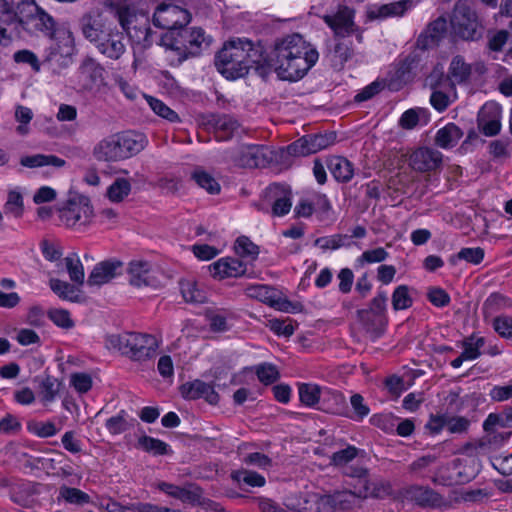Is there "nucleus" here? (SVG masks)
<instances>
[{
  "mask_svg": "<svg viewBox=\"0 0 512 512\" xmlns=\"http://www.w3.org/2000/svg\"><path fill=\"white\" fill-rule=\"evenodd\" d=\"M353 55L352 48L346 44L345 42L336 43L333 53H332V61L335 66H343L345 62L351 59Z\"/></svg>",
  "mask_w": 512,
  "mask_h": 512,
  "instance_id": "nucleus-60",
  "label": "nucleus"
},
{
  "mask_svg": "<svg viewBox=\"0 0 512 512\" xmlns=\"http://www.w3.org/2000/svg\"><path fill=\"white\" fill-rule=\"evenodd\" d=\"M106 6L115 14L122 29L128 31L136 16L134 8L122 1H110Z\"/></svg>",
  "mask_w": 512,
  "mask_h": 512,
  "instance_id": "nucleus-34",
  "label": "nucleus"
},
{
  "mask_svg": "<svg viewBox=\"0 0 512 512\" xmlns=\"http://www.w3.org/2000/svg\"><path fill=\"white\" fill-rule=\"evenodd\" d=\"M98 161L116 162L126 159L119 133L101 140L93 149Z\"/></svg>",
  "mask_w": 512,
  "mask_h": 512,
  "instance_id": "nucleus-20",
  "label": "nucleus"
},
{
  "mask_svg": "<svg viewBox=\"0 0 512 512\" xmlns=\"http://www.w3.org/2000/svg\"><path fill=\"white\" fill-rule=\"evenodd\" d=\"M124 265L120 260L108 259L97 263L88 276L89 286H102L121 275Z\"/></svg>",
  "mask_w": 512,
  "mask_h": 512,
  "instance_id": "nucleus-18",
  "label": "nucleus"
},
{
  "mask_svg": "<svg viewBox=\"0 0 512 512\" xmlns=\"http://www.w3.org/2000/svg\"><path fill=\"white\" fill-rule=\"evenodd\" d=\"M49 286L51 290L61 299L71 302L79 301L80 296L78 294V289L74 285L57 278H51L49 281Z\"/></svg>",
  "mask_w": 512,
  "mask_h": 512,
  "instance_id": "nucleus-38",
  "label": "nucleus"
},
{
  "mask_svg": "<svg viewBox=\"0 0 512 512\" xmlns=\"http://www.w3.org/2000/svg\"><path fill=\"white\" fill-rule=\"evenodd\" d=\"M60 383L50 375H46L40 381V399L44 404L51 403L55 400L59 392Z\"/></svg>",
  "mask_w": 512,
  "mask_h": 512,
  "instance_id": "nucleus-40",
  "label": "nucleus"
},
{
  "mask_svg": "<svg viewBox=\"0 0 512 512\" xmlns=\"http://www.w3.org/2000/svg\"><path fill=\"white\" fill-rule=\"evenodd\" d=\"M127 273L130 285L137 288L154 286L157 282L150 263L146 261H131Z\"/></svg>",
  "mask_w": 512,
  "mask_h": 512,
  "instance_id": "nucleus-22",
  "label": "nucleus"
},
{
  "mask_svg": "<svg viewBox=\"0 0 512 512\" xmlns=\"http://www.w3.org/2000/svg\"><path fill=\"white\" fill-rule=\"evenodd\" d=\"M27 429L30 433L41 438L52 437L56 435L58 432V429L56 428L55 424L51 421H31L27 424Z\"/></svg>",
  "mask_w": 512,
  "mask_h": 512,
  "instance_id": "nucleus-48",
  "label": "nucleus"
},
{
  "mask_svg": "<svg viewBox=\"0 0 512 512\" xmlns=\"http://www.w3.org/2000/svg\"><path fill=\"white\" fill-rule=\"evenodd\" d=\"M471 73V65L466 63L462 56L457 55L451 60L448 78L444 79V86H448L451 90H454L455 83L462 84L467 82Z\"/></svg>",
  "mask_w": 512,
  "mask_h": 512,
  "instance_id": "nucleus-25",
  "label": "nucleus"
},
{
  "mask_svg": "<svg viewBox=\"0 0 512 512\" xmlns=\"http://www.w3.org/2000/svg\"><path fill=\"white\" fill-rule=\"evenodd\" d=\"M50 320L62 329H71L74 327L70 313L65 309H51L48 312Z\"/></svg>",
  "mask_w": 512,
  "mask_h": 512,
  "instance_id": "nucleus-56",
  "label": "nucleus"
},
{
  "mask_svg": "<svg viewBox=\"0 0 512 512\" xmlns=\"http://www.w3.org/2000/svg\"><path fill=\"white\" fill-rule=\"evenodd\" d=\"M77 78L84 92H92L105 85V69L94 58L85 57L78 68Z\"/></svg>",
  "mask_w": 512,
  "mask_h": 512,
  "instance_id": "nucleus-10",
  "label": "nucleus"
},
{
  "mask_svg": "<svg viewBox=\"0 0 512 512\" xmlns=\"http://www.w3.org/2000/svg\"><path fill=\"white\" fill-rule=\"evenodd\" d=\"M235 251L242 257H251L255 259L259 254V247L254 244L248 237H238L235 244Z\"/></svg>",
  "mask_w": 512,
  "mask_h": 512,
  "instance_id": "nucleus-52",
  "label": "nucleus"
},
{
  "mask_svg": "<svg viewBox=\"0 0 512 512\" xmlns=\"http://www.w3.org/2000/svg\"><path fill=\"white\" fill-rule=\"evenodd\" d=\"M455 257L459 260L477 265L481 263L484 258V250L480 247L462 248Z\"/></svg>",
  "mask_w": 512,
  "mask_h": 512,
  "instance_id": "nucleus-63",
  "label": "nucleus"
},
{
  "mask_svg": "<svg viewBox=\"0 0 512 512\" xmlns=\"http://www.w3.org/2000/svg\"><path fill=\"white\" fill-rule=\"evenodd\" d=\"M326 166L333 178L339 183H348L354 176V165L343 156H330Z\"/></svg>",
  "mask_w": 512,
  "mask_h": 512,
  "instance_id": "nucleus-27",
  "label": "nucleus"
},
{
  "mask_svg": "<svg viewBox=\"0 0 512 512\" xmlns=\"http://www.w3.org/2000/svg\"><path fill=\"white\" fill-rule=\"evenodd\" d=\"M124 34L116 29L111 28L105 36H102L94 43L100 54L111 60H118L126 51L124 43Z\"/></svg>",
  "mask_w": 512,
  "mask_h": 512,
  "instance_id": "nucleus-17",
  "label": "nucleus"
},
{
  "mask_svg": "<svg viewBox=\"0 0 512 512\" xmlns=\"http://www.w3.org/2000/svg\"><path fill=\"white\" fill-rule=\"evenodd\" d=\"M47 37L56 42L61 55H69L73 52L75 39L68 23H55L52 33Z\"/></svg>",
  "mask_w": 512,
  "mask_h": 512,
  "instance_id": "nucleus-28",
  "label": "nucleus"
},
{
  "mask_svg": "<svg viewBox=\"0 0 512 512\" xmlns=\"http://www.w3.org/2000/svg\"><path fill=\"white\" fill-rule=\"evenodd\" d=\"M4 211L6 214H11L15 218L22 217L24 212V202L19 191H9L7 201L4 204Z\"/></svg>",
  "mask_w": 512,
  "mask_h": 512,
  "instance_id": "nucleus-45",
  "label": "nucleus"
},
{
  "mask_svg": "<svg viewBox=\"0 0 512 512\" xmlns=\"http://www.w3.org/2000/svg\"><path fill=\"white\" fill-rule=\"evenodd\" d=\"M385 87V82L383 80H376L362 90H360L354 97L355 102H364L375 95L379 94Z\"/></svg>",
  "mask_w": 512,
  "mask_h": 512,
  "instance_id": "nucleus-59",
  "label": "nucleus"
},
{
  "mask_svg": "<svg viewBox=\"0 0 512 512\" xmlns=\"http://www.w3.org/2000/svg\"><path fill=\"white\" fill-rule=\"evenodd\" d=\"M336 139L334 133L306 135L287 146V153L292 156H306L332 145Z\"/></svg>",
  "mask_w": 512,
  "mask_h": 512,
  "instance_id": "nucleus-11",
  "label": "nucleus"
},
{
  "mask_svg": "<svg viewBox=\"0 0 512 512\" xmlns=\"http://www.w3.org/2000/svg\"><path fill=\"white\" fill-rule=\"evenodd\" d=\"M213 277L219 279L240 277L246 273V265L236 258H222L209 266Z\"/></svg>",
  "mask_w": 512,
  "mask_h": 512,
  "instance_id": "nucleus-24",
  "label": "nucleus"
},
{
  "mask_svg": "<svg viewBox=\"0 0 512 512\" xmlns=\"http://www.w3.org/2000/svg\"><path fill=\"white\" fill-rule=\"evenodd\" d=\"M442 85V83L438 86L432 85L433 92L430 97L431 105L439 112L446 110L451 103L450 97L440 89Z\"/></svg>",
  "mask_w": 512,
  "mask_h": 512,
  "instance_id": "nucleus-58",
  "label": "nucleus"
},
{
  "mask_svg": "<svg viewBox=\"0 0 512 512\" xmlns=\"http://www.w3.org/2000/svg\"><path fill=\"white\" fill-rule=\"evenodd\" d=\"M414 0H399L380 5L370 12L372 18H387L403 16L408 10L416 5Z\"/></svg>",
  "mask_w": 512,
  "mask_h": 512,
  "instance_id": "nucleus-29",
  "label": "nucleus"
},
{
  "mask_svg": "<svg viewBox=\"0 0 512 512\" xmlns=\"http://www.w3.org/2000/svg\"><path fill=\"white\" fill-rule=\"evenodd\" d=\"M181 293L186 302L204 303L206 301V293L194 281L181 282Z\"/></svg>",
  "mask_w": 512,
  "mask_h": 512,
  "instance_id": "nucleus-43",
  "label": "nucleus"
},
{
  "mask_svg": "<svg viewBox=\"0 0 512 512\" xmlns=\"http://www.w3.org/2000/svg\"><path fill=\"white\" fill-rule=\"evenodd\" d=\"M256 374L260 382L265 385L272 384L279 377L276 366L272 364H261L256 368Z\"/></svg>",
  "mask_w": 512,
  "mask_h": 512,
  "instance_id": "nucleus-61",
  "label": "nucleus"
},
{
  "mask_svg": "<svg viewBox=\"0 0 512 512\" xmlns=\"http://www.w3.org/2000/svg\"><path fill=\"white\" fill-rule=\"evenodd\" d=\"M232 158L237 165L248 168L265 167L271 161L269 149L262 145L241 146Z\"/></svg>",
  "mask_w": 512,
  "mask_h": 512,
  "instance_id": "nucleus-13",
  "label": "nucleus"
},
{
  "mask_svg": "<svg viewBox=\"0 0 512 512\" xmlns=\"http://www.w3.org/2000/svg\"><path fill=\"white\" fill-rule=\"evenodd\" d=\"M18 5L7 0H0V45L8 47L12 44L20 22L17 13Z\"/></svg>",
  "mask_w": 512,
  "mask_h": 512,
  "instance_id": "nucleus-12",
  "label": "nucleus"
},
{
  "mask_svg": "<svg viewBox=\"0 0 512 512\" xmlns=\"http://www.w3.org/2000/svg\"><path fill=\"white\" fill-rule=\"evenodd\" d=\"M110 343L123 354L138 361L152 358L158 348V342L154 336L136 332L113 335L110 337Z\"/></svg>",
  "mask_w": 512,
  "mask_h": 512,
  "instance_id": "nucleus-4",
  "label": "nucleus"
},
{
  "mask_svg": "<svg viewBox=\"0 0 512 512\" xmlns=\"http://www.w3.org/2000/svg\"><path fill=\"white\" fill-rule=\"evenodd\" d=\"M13 59L16 63L28 64L34 72H39L41 69V64L37 55L28 49L15 52Z\"/></svg>",
  "mask_w": 512,
  "mask_h": 512,
  "instance_id": "nucleus-57",
  "label": "nucleus"
},
{
  "mask_svg": "<svg viewBox=\"0 0 512 512\" xmlns=\"http://www.w3.org/2000/svg\"><path fill=\"white\" fill-rule=\"evenodd\" d=\"M392 305L395 310L407 309L412 305L409 288L406 285L398 286L392 294Z\"/></svg>",
  "mask_w": 512,
  "mask_h": 512,
  "instance_id": "nucleus-51",
  "label": "nucleus"
},
{
  "mask_svg": "<svg viewBox=\"0 0 512 512\" xmlns=\"http://www.w3.org/2000/svg\"><path fill=\"white\" fill-rule=\"evenodd\" d=\"M357 314L365 331L372 340H376L384 334L387 325L385 315L375 314L370 310H359Z\"/></svg>",
  "mask_w": 512,
  "mask_h": 512,
  "instance_id": "nucleus-26",
  "label": "nucleus"
},
{
  "mask_svg": "<svg viewBox=\"0 0 512 512\" xmlns=\"http://www.w3.org/2000/svg\"><path fill=\"white\" fill-rule=\"evenodd\" d=\"M358 450L354 446H348L347 448L337 451L331 456V464L339 467L341 470L347 467L349 463L357 456Z\"/></svg>",
  "mask_w": 512,
  "mask_h": 512,
  "instance_id": "nucleus-50",
  "label": "nucleus"
},
{
  "mask_svg": "<svg viewBox=\"0 0 512 512\" xmlns=\"http://www.w3.org/2000/svg\"><path fill=\"white\" fill-rule=\"evenodd\" d=\"M318 58L317 50L301 35L292 34L276 40L268 61L281 79L297 81L306 75Z\"/></svg>",
  "mask_w": 512,
  "mask_h": 512,
  "instance_id": "nucleus-1",
  "label": "nucleus"
},
{
  "mask_svg": "<svg viewBox=\"0 0 512 512\" xmlns=\"http://www.w3.org/2000/svg\"><path fill=\"white\" fill-rule=\"evenodd\" d=\"M342 473L348 477L358 479L361 486L356 489V491L352 492H344L339 495V501H347L348 498H367V497H376L381 498L384 495L390 493L391 486L389 483H380L374 489L370 488V483L367 479L368 470L362 466L358 465H348L341 470Z\"/></svg>",
  "mask_w": 512,
  "mask_h": 512,
  "instance_id": "nucleus-6",
  "label": "nucleus"
},
{
  "mask_svg": "<svg viewBox=\"0 0 512 512\" xmlns=\"http://www.w3.org/2000/svg\"><path fill=\"white\" fill-rule=\"evenodd\" d=\"M269 193L275 197L272 214L274 216H284L289 213L292 206L291 192L283 186L275 184L269 187Z\"/></svg>",
  "mask_w": 512,
  "mask_h": 512,
  "instance_id": "nucleus-32",
  "label": "nucleus"
},
{
  "mask_svg": "<svg viewBox=\"0 0 512 512\" xmlns=\"http://www.w3.org/2000/svg\"><path fill=\"white\" fill-rule=\"evenodd\" d=\"M180 391L186 399L204 398L210 404H217L219 401V395L214 390V387L201 380L184 383Z\"/></svg>",
  "mask_w": 512,
  "mask_h": 512,
  "instance_id": "nucleus-23",
  "label": "nucleus"
},
{
  "mask_svg": "<svg viewBox=\"0 0 512 512\" xmlns=\"http://www.w3.org/2000/svg\"><path fill=\"white\" fill-rule=\"evenodd\" d=\"M211 123L214 128L215 136L218 140H227L231 138L239 128V123L229 115H213Z\"/></svg>",
  "mask_w": 512,
  "mask_h": 512,
  "instance_id": "nucleus-31",
  "label": "nucleus"
},
{
  "mask_svg": "<svg viewBox=\"0 0 512 512\" xmlns=\"http://www.w3.org/2000/svg\"><path fill=\"white\" fill-rule=\"evenodd\" d=\"M450 23L454 33L464 40H476L481 36L478 16L466 2L455 4Z\"/></svg>",
  "mask_w": 512,
  "mask_h": 512,
  "instance_id": "nucleus-5",
  "label": "nucleus"
},
{
  "mask_svg": "<svg viewBox=\"0 0 512 512\" xmlns=\"http://www.w3.org/2000/svg\"><path fill=\"white\" fill-rule=\"evenodd\" d=\"M271 331L279 336L289 337L294 333V327L291 320L272 319L268 323Z\"/></svg>",
  "mask_w": 512,
  "mask_h": 512,
  "instance_id": "nucleus-64",
  "label": "nucleus"
},
{
  "mask_svg": "<svg viewBox=\"0 0 512 512\" xmlns=\"http://www.w3.org/2000/svg\"><path fill=\"white\" fill-rule=\"evenodd\" d=\"M192 179L199 187L205 189L210 194H217L220 191L219 183L203 170H195L192 174Z\"/></svg>",
  "mask_w": 512,
  "mask_h": 512,
  "instance_id": "nucleus-46",
  "label": "nucleus"
},
{
  "mask_svg": "<svg viewBox=\"0 0 512 512\" xmlns=\"http://www.w3.org/2000/svg\"><path fill=\"white\" fill-rule=\"evenodd\" d=\"M40 249L44 258L50 262L58 261L63 254L59 244L47 239L41 241Z\"/></svg>",
  "mask_w": 512,
  "mask_h": 512,
  "instance_id": "nucleus-62",
  "label": "nucleus"
},
{
  "mask_svg": "<svg viewBox=\"0 0 512 512\" xmlns=\"http://www.w3.org/2000/svg\"><path fill=\"white\" fill-rule=\"evenodd\" d=\"M65 266L71 281L82 285L85 280L84 267L77 254L72 253L65 257Z\"/></svg>",
  "mask_w": 512,
  "mask_h": 512,
  "instance_id": "nucleus-41",
  "label": "nucleus"
},
{
  "mask_svg": "<svg viewBox=\"0 0 512 512\" xmlns=\"http://www.w3.org/2000/svg\"><path fill=\"white\" fill-rule=\"evenodd\" d=\"M210 42V37L205 35L202 28L194 27L179 31L169 46L173 50L183 51L187 57L198 55L202 49L210 45Z\"/></svg>",
  "mask_w": 512,
  "mask_h": 512,
  "instance_id": "nucleus-7",
  "label": "nucleus"
},
{
  "mask_svg": "<svg viewBox=\"0 0 512 512\" xmlns=\"http://www.w3.org/2000/svg\"><path fill=\"white\" fill-rule=\"evenodd\" d=\"M119 136L126 159L138 154L146 145V138L143 134L127 131L119 133Z\"/></svg>",
  "mask_w": 512,
  "mask_h": 512,
  "instance_id": "nucleus-33",
  "label": "nucleus"
},
{
  "mask_svg": "<svg viewBox=\"0 0 512 512\" xmlns=\"http://www.w3.org/2000/svg\"><path fill=\"white\" fill-rule=\"evenodd\" d=\"M501 108L494 102L485 103L478 113L479 131L485 136H495L501 129Z\"/></svg>",
  "mask_w": 512,
  "mask_h": 512,
  "instance_id": "nucleus-19",
  "label": "nucleus"
},
{
  "mask_svg": "<svg viewBox=\"0 0 512 512\" xmlns=\"http://www.w3.org/2000/svg\"><path fill=\"white\" fill-rule=\"evenodd\" d=\"M404 496L421 507H440L444 503L443 497L427 486L412 485L405 490Z\"/></svg>",
  "mask_w": 512,
  "mask_h": 512,
  "instance_id": "nucleus-21",
  "label": "nucleus"
},
{
  "mask_svg": "<svg viewBox=\"0 0 512 512\" xmlns=\"http://www.w3.org/2000/svg\"><path fill=\"white\" fill-rule=\"evenodd\" d=\"M190 21V13L177 5L160 4L153 15V24L156 27L176 30L187 25Z\"/></svg>",
  "mask_w": 512,
  "mask_h": 512,
  "instance_id": "nucleus-9",
  "label": "nucleus"
},
{
  "mask_svg": "<svg viewBox=\"0 0 512 512\" xmlns=\"http://www.w3.org/2000/svg\"><path fill=\"white\" fill-rule=\"evenodd\" d=\"M355 11L340 5L333 14L323 16L324 22L333 30L335 36L345 37L358 30L354 22Z\"/></svg>",
  "mask_w": 512,
  "mask_h": 512,
  "instance_id": "nucleus-14",
  "label": "nucleus"
},
{
  "mask_svg": "<svg viewBox=\"0 0 512 512\" xmlns=\"http://www.w3.org/2000/svg\"><path fill=\"white\" fill-rule=\"evenodd\" d=\"M20 164L28 168H38L43 166H54L60 168L63 167L66 162L64 159L56 155L35 154L22 157Z\"/></svg>",
  "mask_w": 512,
  "mask_h": 512,
  "instance_id": "nucleus-35",
  "label": "nucleus"
},
{
  "mask_svg": "<svg viewBox=\"0 0 512 512\" xmlns=\"http://www.w3.org/2000/svg\"><path fill=\"white\" fill-rule=\"evenodd\" d=\"M231 477L239 484L244 483L251 487H263L266 483L264 476L247 469L233 471Z\"/></svg>",
  "mask_w": 512,
  "mask_h": 512,
  "instance_id": "nucleus-42",
  "label": "nucleus"
},
{
  "mask_svg": "<svg viewBox=\"0 0 512 512\" xmlns=\"http://www.w3.org/2000/svg\"><path fill=\"white\" fill-rule=\"evenodd\" d=\"M57 224L75 231H82L94 217L90 199L82 194H72L56 207Z\"/></svg>",
  "mask_w": 512,
  "mask_h": 512,
  "instance_id": "nucleus-3",
  "label": "nucleus"
},
{
  "mask_svg": "<svg viewBox=\"0 0 512 512\" xmlns=\"http://www.w3.org/2000/svg\"><path fill=\"white\" fill-rule=\"evenodd\" d=\"M29 10L26 16L20 17L19 26L30 35L48 36L52 33L55 20L44 9L36 4H27Z\"/></svg>",
  "mask_w": 512,
  "mask_h": 512,
  "instance_id": "nucleus-8",
  "label": "nucleus"
},
{
  "mask_svg": "<svg viewBox=\"0 0 512 512\" xmlns=\"http://www.w3.org/2000/svg\"><path fill=\"white\" fill-rule=\"evenodd\" d=\"M79 27L83 37L93 44L111 29L99 10L84 13L79 20Z\"/></svg>",
  "mask_w": 512,
  "mask_h": 512,
  "instance_id": "nucleus-15",
  "label": "nucleus"
},
{
  "mask_svg": "<svg viewBox=\"0 0 512 512\" xmlns=\"http://www.w3.org/2000/svg\"><path fill=\"white\" fill-rule=\"evenodd\" d=\"M485 340L483 337L474 339L473 337L463 342V358L467 360H474L480 356V349L484 346Z\"/></svg>",
  "mask_w": 512,
  "mask_h": 512,
  "instance_id": "nucleus-53",
  "label": "nucleus"
},
{
  "mask_svg": "<svg viewBox=\"0 0 512 512\" xmlns=\"http://www.w3.org/2000/svg\"><path fill=\"white\" fill-rule=\"evenodd\" d=\"M443 155L436 149L420 147L409 157V165L417 172H431L441 167Z\"/></svg>",
  "mask_w": 512,
  "mask_h": 512,
  "instance_id": "nucleus-16",
  "label": "nucleus"
},
{
  "mask_svg": "<svg viewBox=\"0 0 512 512\" xmlns=\"http://www.w3.org/2000/svg\"><path fill=\"white\" fill-rule=\"evenodd\" d=\"M347 235L335 234L332 236L320 237L315 240V245L323 250H335L346 245Z\"/></svg>",
  "mask_w": 512,
  "mask_h": 512,
  "instance_id": "nucleus-55",
  "label": "nucleus"
},
{
  "mask_svg": "<svg viewBox=\"0 0 512 512\" xmlns=\"http://www.w3.org/2000/svg\"><path fill=\"white\" fill-rule=\"evenodd\" d=\"M131 192V183L125 178H117L107 189L106 196L111 202H122Z\"/></svg>",
  "mask_w": 512,
  "mask_h": 512,
  "instance_id": "nucleus-39",
  "label": "nucleus"
},
{
  "mask_svg": "<svg viewBox=\"0 0 512 512\" xmlns=\"http://www.w3.org/2000/svg\"><path fill=\"white\" fill-rule=\"evenodd\" d=\"M512 302L509 298L500 293H492L483 303L482 311L485 318L493 316L495 313L509 308Z\"/></svg>",
  "mask_w": 512,
  "mask_h": 512,
  "instance_id": "nucleus-37",
  "label": "nucleus"
},
{
  "mask_svg": "<svg viewBox=\"0 0 512 512\" xmlns=\"http://www.w3.org/2000/svg\"><path fill=\"white\" fill-rule=\"evenodd\" d=\"M137 447L154 456L168 455L171 453V449L166 442L147 435H143L138 439Z\"/></svg>",
  "mask_w": 512,
  "mask_h": 512,
  "instance_id": "nucleus-36",
  "label": "nucleus"
},
{
  "mask_svg": "<svg viewBox=\"0 0 512 512\" xmlns=\"http://www.w3.org/2000/svg\"><path fill=\"white\" fill-rule=\"evenodd\" d=\"M262 62L260 49L249 40H232L217 53L215 66L227 79L245 76L251 68L258 69Z\"/></svg>",
  "mask_w": 512,
  "mask_h": 512,
  "instance_id": "nucleus-2",
  "label": "nucleus"
},
{
  "mask_svg": "<svg viewBox=\"0 0 512 512\" xmlns=\"http://www.w3.org/2000/svg\"><path fill=\"white\" fill-rule=\"evenodd\" d=\"M300 401L306 406H314L320 399V387L315 384H301L299 386Z\"/></svg>",
  "mask_w": 512,
  "mask_h": 512,
  "instance_id": "nucleus-49",
  "label": "nucleus"
},
{
  "mask_svg": "<svg viewBox=\"0 0 512 512\" xmlns=\"http://www.w3.org/2000/svg\"><path fill=\"white\" fill-rule=\"evenodd\" d=\"M463 136V131L454 123H448L440 128L434 137L436 146L442 149L455 147Z\"/></svg>",
  "mask_w": 512,
  "mask_h": 512,
  "instance_id": "nucleus-30",
  "label": "nucleus"
},
{
  "mask_svg": "<svg viewBox=\"0 0 512 512\" xmlns=\"http://www.w3.org/2000/svg\"><path fill=\"white\" fill-rule=\"evenodd\" d=\"M145 99L149 105V107L154 111L158 116L168 120L169 122L175 123L179 121L178 114L173 111L170 107H168L161 100L154 98L152 96H145Z\"/></svg>",
  "mask_w": 512,
  "mask_h": 512,
  "instance_id": "nucleus-44",
  "label": "nucleus"
},
{
  "mask_svg": "<svg viewBox=\"0 0 512 512\" xmlns=\"http://www.w3.org/2000/svg\"><path fill=\"white\" fill-rule=\"evenodd\" d=\"M247 296L258 299L263 303H267L271 306L276 304L274 300V291L265 285H252L246 289Z\"/></svg>",
  "mask_w": 512,
  "mask_h": 512,
  "instance_id": "nucleus-47",
  "label": "nucleus"
},
{
  "mask_svg": "<svg viewBox=\"0 0 512 512\" xmlns=\"http://www.w3.org/2000/svg\"><path fill=\"white\" fill-rule=\"evenodd\" d=\"M59 496L68 503L83 504L89 502L88 494L77 488L63 486L60 488Z\"/></svg>",
  "mask_w": 512,
  "mask_h": 512,
  "instance_id": "nucleus-54",
  "label": "nucleus"
}]
</instances>
